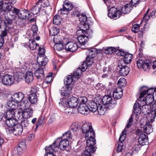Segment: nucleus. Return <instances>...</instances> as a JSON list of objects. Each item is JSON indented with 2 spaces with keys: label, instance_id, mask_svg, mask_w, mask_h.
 Returning a JSON list of instances; mask_svg holds the SVG:
<instances>
[{
  "label": "nucleus",
  "instance_id": "nucleus-12",
  "mask_svg": "<svg viewBox=\"0 0 156 156\" xmlns=\"http://www.w3.org/2000/svg\"><path fill=\"white\" fill-rule=\"evenodd\" d=\"M89 25L87 24H86L85 26L80 27V29L78 30L80 33H82L84 34L89 39L92 37L93 34V30L91 29H89Z\"/></svg>",
  "mask_w": 156,
  "mask_h": 156
},
{
  "label": "nucleus",
  "instance_id": "nucleus-13",
  "mask_svg": "<svg viewBox=\"0 0 156 156\" xmlns=\"http://www.w3.org/2000/svg\"><path fill=\"white\" fill-rule=\"evenodd\" d=\"M63 100L65 103L67 104L71 108H75L77 106L78 104V100L75 97H72L68 99L63 98L62 101Z\"/></svg>",
  "mask_w": 156,
  "mask_h": 156
},
{
  "label": "nucleus",
  "instance_id": "nucleus-22",
  "mask_svg": "<svg viewBox=\"0 0 156 156\" xmlns=\"http://www.w3.org/2000/svg\"><path fill=\"white\" fill-rule=\"evenodd\" d=\"M78 110L79 112L84 115H87L90 112L89 108L86 104L79 105Z\"/></svg>",
  "mask_w": 156,
  "mask_h": 156
},
{
  "label": "nucleus",
  "instance_id": "nucleus-49",
  "mask_svg": "<svg viewBox=\"0 0 156 156\" xmlns=\"http://www.w3.org/2000/svg\"><path fill=\"white\" fill-rule=\"evenodd\" d=\"M78 99L79 105H80L81 104H86V103L87 101V97L85 96H80Z\"/></svg>",
  "mask_w": 156,
  "mask_h": 156
},
{
  "label": "nucleus",
  "instance_id": "nucleus-35",
  "mask_svg": "<svg viewBox=\"0 0 156 156\" xmlns=\"http://www.w3.org/2000/svg\"><path fill=\"white\" fill-rule=\"evenodd\" d=\"M34 78L33 73L30 72H27L25 74V81L28 84L32 82Z\"/></svg>",
  "mask_w": 156,
  "mask_h": 156
},
{
  "label": "nucleus",
  "instance_id": "nucleus-39",
  "mask_svg": "<svg viewBox=\"0 0 156 156\" xmlns=\"http://www.w3.org/2000/svg\"><path fill=\"white\" fill-rule=\"evenodd\" d=\"M133 57V56L132 54L127 52L123 58L124 63L125 64H127L130 63L132 61Z\"/></svg>",
  "mask_w": 156,
  "mask_h": 156
},
{
  "label": "nucleus",
  "instance_id": "nucleus-31",
  "mask_svg": "<svg viewBox=\"0 0 156 156\" xmlns=\"http://www.w3.org/2000/svg\"><path fill=\"white\" fill-rule=\"evenodd\" d=\"M136 103L133 105V112L136 115H139L142 112V107L140 106V102Z\"/></svg>",
  "mask_w": 156,
  "mask_h": 156
},
{
  "label": "nucleus",
  "instance_id": "nucleus-21",
  "mask_svg": "<svg viewBox=\"0 0 156 156\" xmlns=\"http://www.w3.org/2000/svg\"><path fill=\"white\" fill-rule=\"evenodd\" d=\"M140 102V106L142 107V112L144 115H147L149 114L151 115V106L146 104H143V103Z\"/></svg>",
  "mask_w": 156,
  "mask_h": 156
},
{
  "label": "nucleus",
  "instance_id": "nucleus-6",
  "mask_svg": "<svg viewBox=\"0 0 156 156\" xmlns=\"http://www.w3.org/2000/svg\"><path fill=\"white\" fill-rule=\"evenodd\" d=\"M12 11L13 13L18 15L19 18L21 19H28L31 16L30 11L25 9L21 10L14 8Z\"/></svg>",
  "mask_w": 156,
  "mask_h": 156
},
{
  "label": "nucleus",
  "instance_id": "nucleus-9",
  "mask_svg": "<svg viewBox=\"0 0 156 156\" xmlns=\"http://www.w3.org/2000/svg\"><path fill=\"white\" fill-rule=\"evenodd\" d=\"M62 6V8L58 11V12L61 14H68V12L73 8L72 4L67 0L64 1Z\"/></svg>",
  "mask_w": 156,
  "mask_h": 156
},
{
  "label": "nucleus",
  "instance_id": "nucleus-52",
  "mask_svg": "<svg viewBox=\"0 0 156 156\" xmlns=\"http://www.w3.org/2000/svg\"><path fill=\"white\" fill-rule=\"evenodd\" d=\"M54 48L55 49H56L58 51L65 50V48H64L63 45L61 42L55 44Z\"/></svg>",
  "mask_w": 156,
  "mask_h": 156
},
{
  "label": "nucleus",
  "instance_id": "nucleus-20",
  "mask_svg": "<svg viewBox=\"0 0 156 156\" xmlns=\"http://www.w3.org/2000/svg\"><path fill=\"white\" fill-rule=\"evenodd\" d=\"M33 112L32 108H27L22 111V116L24 119H28L32 116Z\"/></svg>",
  "mask_w": 156,
  "mask_h": 156
},
{
  "label": "nucleus",
  "instance_id": "nucleus-61",
  "mask_svg": "<svg viewBox=\"0 0 156 156\" xmlns=\"http://www.w3.org/2000/svg\"><path fill=\"white\" fill-rule=\"evenodd\" d=\"M32 30L33 31L32 37L34 40L35 38L37 36V31L38 29L36 26H33L32 28Z\"/></svg>",
  "mask_w": 156,
  "mask_h": 156
},
{
  "label": "nucleus",
  "instance_id": "nucleus-7",
  "mask_svg": "<svg viewBox=\"0 0 156 156\" xmlns=\"http://www.w3.org/2000/svg\"><path fill=\"white\" fill-rule=\"evenodd\" d=\"M24 97V95L22 92H17L13 94L11 96V99L8 101H10L12 104L16 105L17 108L18 103L20 102Z\"/></svg>",
  "mask_w": 156,
  "mask_h": 156
},
{
  "label": "nucleus",
  "instance_id": "nucleus-5",
  "mask_svg": "<svg viewBox=\"0 0 156 156\" xmlns=\"http://www.w3.org/2000/svg\"><path fill=\"white\" fill-rule=\"evenodd\" d=\"M95 136H90L86 137L87 140L86 144L87 146L86 147L85 150L94 152L96 150V147L94 146L96 143V140L94 138Z\"/></svg>",
  "mask_w": 156,
  "mask_h": 156
},
{
  "label": "nucleus",
  "instance_id": "nucleus-57",
  "mask_svg": "<svg viewBox=\"0 0 156 156\" xmlns=\"http://www.w3.org/2000/svg\"><path fill=\"white\" fill-rule=\"evenodd\" d=\"M119 47H117V49L116 51L115 54L119 56H124L127 53V52L125 51L122 49H119L118 48Z\"/></svg>",
  "mask_w": 156,
  "mask_h": 156
},
{
  "label": "nucleus",
  "instance_id": "nucleus-4",
  "mask_svg": "<svg viewBox=\"0 0 156 156\" xmlns=\"http://www.w3.org/2000/svg\"><path fill=\"white\" fill-rule=\"evenodd\" d=\"M8 110L4 114V118L5 119L14 118L15 116V110L17 108L16 105L12 104L10 101L7 102Z\"/></svg>",
  "mask_w": 156,
  "mask_h": 156
},
{
  "label": "nucleus",
  "instance_id": "nucleus-30",
  "mask_svg": "<svg viewBox=\"0 0 156 156\" xmlns=\"http://www.w3.org/2000/svg\"><path fill=\"white\" fill-rule=\"evenodd\" d=\"M56 141H54L53 143L48 147H46L45 148L46 154L53 153L55 151V148L57 147L56 144Z\"/></svg>",
  "mask_w": 156,
  "mask_h": 156
},
{
  "label": "nucleus",
  "instance_id": "nucleus-3",
  "mask_svg": "<svg viewBox=\"0 0 156 156\" xmlns=\"http://www.w3.org/2000/svg\"><path fill=\"white\" fill-rule=\"evenodd\" d=\"M100 103L101 105H106L108 109H111L116 104L117 102L115 99H113L111 96L105 95L102 98L99 97Z\"/></svg>",
  "mask_w": 156,
  "mask_h": 156
},
{
  "label": "nucleus",
  "instance_id": "nucleus-51",
  "mask_svg": "<svg viewBox=\"0 0 156 156\" xmlns=\"http://www.w3.org/2000/svg\"><path fill=\"white\" fill-rule=\"evenodd\" d=\"M91 124L89 123H86L84 124L81 126V130L82 133H85L87 132V130L88 129H90L89 127L90 126H91Z\"/></svg>",
  "mask_w": 156,
  "mask_h": 156
},
{
  "label": "nucleus",
  "instance_id": "nucleus-26",
  "mask_svg": "<svg viewBox=\"0 0 156 156\" xmlns=\"http://www.w3.org/2000/svg\"><path fill=\"white\" fill-rule=\"evenodd\" d=\"M36 77L38 79L41 80L44 78V74L43 68H38L34 72Z\"/></svg>",
  "mask_w": 156,
  "mask_h": 156
},
{
  "label": "nucleus",
  "instance_id": "nucleus-19",
  "mask_svg": "<svg viewBox=\"0 0 156 156\" xmlns=\"http://www.w3.org/2000/svg\"><path fill=\"white\" fill-rule=\"evenodd\" d=\"M43 0H38L36 3V5L34 6L31 9V12L33 15H36L38 14L41 8L42 5L40 4L41 3Z\"/></svg>",
  "mask_w": 156,
  "mask_h": 156
},
{
  "label": "nucleus",
  "instance_id": "nucleus-63",
  "mask_svg": "<svg viewBox=\"0 0 156 156\" xmlns=\"http://www.w3.org/2000/svg\"><path fill=\"white\" fill-rule=\"evenodd\" d=\"M140 27V24H133V27L132 28V30L134 33H137L139 32Z\"/></svg>",
  "mask_w": 156,
  "mask_h": 156
},
{
  "label": "nucleus",
  "instance_id": "nucleus-40",
  "mask_svg": "<svg viewBox=\"0 0 156 156\" xmlns=\"http://www.w3.org/2000/svg\"><path fill=\"white\" fill-rule=\"evenodd\" d=\"M43 5L44 7H47L45 10V13L46 14H49L51 11L52 8L51 6H49V1L48 0H44Z\"/></svg>",
  "mask_w": 156,
  "mask_h": 156
},
{
  "label": "nucleus",
  "instance_id": "nucleus-42",
  "mask_svg": "<svg viewBox=\"0 0 156 156\" xmlns=\"http://www.w3.org/2000/svg\"><path fill=\"white\" fill-rule=\"evenodd\" d=\"M151 65V61L149 59H146L144 60L142 68L144 70H148L150 69Z\"/></svg>",
  "mask_w": 156,
  "mask_h": 156
},
{
  "label": "nucleus",
  "instance_id": "nucleus-55",
  "mask_svg": "<svg viewBox=\"0 0 156 156\" xmlns=\"http://www.w3.org/2000/svg\"><path fill=\"white\" fill-rule=\"evenodd\" d=\"M44 118L42 116H40L38 118V120L36 123V126L35 128V130L37 129L38 126H41L43 122Z\"/></svg>",
  "mask_w": 156,
  "mask_h": 156
},
{
  "label": "nucleus",
  "instance_id": "nucleus-53",
  "mask_svg": "<svg viewBox=\"0 0 156 156\" xmlns=\"http://www.w3.org/2000/svg\"><path fill=\"white\" fill-rule=\"evenodd\" d=\"M70 133V132L69 131L65 132V133L63 134L62 136L61 137V140H68L70 138L71 136Z\"/></svg>",
  "mask_w": 156,
  "mask_h": 156
},
{
  "label": "nucleus",
  "instance_id": "nucleus-34",
  "mask_svg": "<svg viewBox=\"0 0 156 156\" xmlns=\"http://www.w3.org/2000/svg\"><path fill=\"white\" fill-rule=\"evenodd\" d=\"M69 142L68 140H62L58 144L59 148L62 150H66L69 146Z\"/></svg>",
  "mask_w": 156,
  "mask_h": 156
},
{
  "label": "nucleus",
  "instance_id": "nucleus-2",
  "mask_svg": "<svg viewBox=\"0 0 156 156\" xmlns=\"http://www.w3.org/2000/svg\"><path fill=\"white\" fill-rule=\"evenodd\" d=\"M14 76H12L8 74L2 75L1 81L2 83L6 86H9L13 84L15 77L18 79L20 78L22 75L21 69L19 68L14 70L13 72Z\"/></svg>",
  "mask_w": 156,
  "mask_h": 156
},
{
  "label": "nucleus",
  "instance_id": "nucleus-56",
  "mask_svg": "<svg viewBox=\"0 0 156 156\" xmlns=\"http://www.w3.org/2000/svg\"><path fill=\"white\" fill-rule=\"evenodd\" d=\"M81 71L80 69H77L76 71L74 72L73 74H71L72 76L74 79V78L78 79L79 78L81 74Z\"/></svg>",
  "mask_w": 156,
  "mask_h": 156
},
{
  "label": "nucleus",
  "instance_id": "nucleus-11",
  "mask_svg": "<svg viewBox=\"0 0 156 156\" xmlns=\"http://www.w3.org/2000/svg\"><path fill=\"white\" fill-rule=\"evenodd\" d=\"M75 15V16L79 17V21L81 23L80 27L85 26L86 24H87L88 25H90L92 23L91 20H88L85 13H79L77 12V13H76Z\"/></svg>",
  "mask_w": 156,
  "mask_h": 156
},
{
  "label": "nucleus",
  "instance_id": "nucleus-33",
  "mask_svg": "<svg viewBox=\"0 0 156 156\" xmlns=\"http://www.w3.org/2000/svg\"><path fill=\"white\" fill-rule=\"evenodd\" d=\"M89 38L84 34H82L79 35L77 38V40L81 45H84L87 42Z\"/></svg>",
  "mask_w": 156,
  "mask_h": 156
},
{
  "label": "nucleus",
  "instance_id": "nucleus-45",
  "mask_svg": "<svg viewBox=\"0 0 156 156\" xmlns=\"http://www.w3.org/2000/svg\"><path fill=\"white\" fill-rule=\"evenodd\" d=\"M29 48L31 50H33L36 48L37 46H38L34 40H29Z\"/></svg>",
  "mask_w": 156,
  "mask_h": 156
},
{
  "label": "nucleus",
  "instance_id": "nucleus-64",
  "mask_svg": "<svg viewBox=\"0 0 156 156\" xmlns=\"http://www.w3.org/2000/svg\"><path fill=\"white\" fill-rule=\"evenodd\" d=\"M151 115H153V117H155L156 116V102L152 105V108L151 107Z\"/></svg>",
  "mask_w": 156,
  "mask_h": 156
},
{
  "label": "nucleus",
  "instance_id": "nucleus-17",
  "mask_svg": "<svg viewBox=\"0 0 156 156\" xmlns=\"http://www.w3.org/2000/svg\"><path fill=\"white\" fill-rule=\"evenodd\" d=\"M65 51L74 52L78 48V45L76 43L73 42H68L65 45Z\"/></svg>",
  "mask_w": 156,
  "mask_h": 156
},
{
  "label": "nucleus",
  "instance_id": "nucleus-44",
  "mask_svg": "<svg viewBox=\"0 0 156 156\" xmlns=\"http://www.w3.org/2000/svg\"><path fill=\"white\" fill-rule=\"evenodd\" d=\"M49 34L52 36H56L59 32V29L56 27H52L49 29Z\"/></svg>",
  "mask_w": 156,
  "mask_h": 156
},
{
  "label": "nucleus",
  "instance_id": "nucleus-16",
  "mask_svg": "<svg viewBox=\"0 0 156 156\" xmlns=\"http://www.w3.org/2000/svg\"><path fill=\"white\" fill-rule=\"evenodd\" d=\"M154 97V95H147L146 97L144 98V97H140V94L139 96V99L140 100L139 101L140 102L143 103V104H146L147 105H150L152 104L154 100H155Z\"/></svg>",
  "mask_w": 156,
  "mask_h": 156
},
{
  "label": "nucleus",
  "instance_id": "nucleus-54",
  "mask_svg": "<svg viewBox=\"0 0 156 156\" xmlns=\"http://www.w3.org/2000/svg\"><path fill=\"white\" fill-rule=\"evenodd\" d=\"M53 23L56 25L60 24L61 23V19L58 15H55L53 18Z\"/></svg>",
  "mask_w": 156,
  "mask_h": 156
},
{
  "label": "nucleus",
  "instance_id": "nucleus-59",
  "mask_svg": "<svg viewBox=\"0 0 156 156\" xmlns=\"http://www.w3.org/2000/svg\"><path fill=\"white\" fill-rule=\"evenodd\" d=\"M118 83L121 87L125 86L126 84V80L124 78H121L119 79L118 81Z\"/></svg>",
  "mask_w": 156,
  "mask_h": 156
},
{
  "label": "nucleus",
  "instance_id": "nucleus-48",
  "mask_svg": "<svg viewBox=\"0 0 156 156\" xmlns=\"http://www.w3.org/2000/svg\"><path fill=\"white\" fill-rule=\"evenodd\" d=\"M52 80V73H49L46 76L45 80L43 82V84L49 83Z\"/></svg>",
  "mask_w": 156,
  "mask_h": 156
},
{
  "label": "nucleus",
  "instance_id": "nucleus-47",
  "mask_svg": "<svg viewBox=\"0 0 156 156\" xmlns=\"http://www.w3.org/2000/svg\"><path fill=\"white\" fill-rule=\"evenodd\" d=\"M80 128V124L77 123H73L70 126V129L73 132L77 131Z\"/></svg>",
  "mask_w": 156,
  "mask_h": 156
},
{
  "label": "nucleus",
  "instance_id": "nucleus-15",
  "mask_svg": "<svg viewBox=\"0 0 156 156\" xmlns=\"http://www.w3.org/2000/svg\"><path fill=\"white\" fill-rule=\"evenodd\" d=\"M118 67L120 69L119 74L121 76H125L129 74L130 71V68L129 67L123 65V64L121 62L118 63Z\"/></svg>",
  "mask_w": 156,
  "mask_h": 156
},
{
  "label": "nucleus",
  "instance_id": "nucleus-36",
  "mask_svg": "<svg viewBox=\"0 0 156 156\" xmlns=\"http://www.w3.org/2000/svg\"><path fill=\"white\" fill-rule=\"evenodd\" d=\"M5 122L6 125L9 127H13L16 125L17 122L14 118H12L5 120Z\"/></svg>",
  "mask_w": 156,
  "mask_h": 156
},
{
  "label": "nucleus",
  "instance_id": "nucleus-18",
  "mask_svg": "<svg viewBox=\"0 0 156 156\" xmlns=\"http://www.w3.org/2000/svg\"><path fill=\"white\" fill-rule=\"evenodd\" d=\"M10 13H5L3 16L5 18L4 20V23L5 29L7 27L9 28L11 27V26L12 25L13 21L10 17Z\"/></svg>",
  "mask_w": 156,
  "mask_h": 156
},
{
  "label": "nucleus",
  "instance_id": "nucleus-32",
  "mask_svg": "<svg viewBox=\"0 0 156 156\" xmlns=\"http://www.w3.org/2000/svg\"><path fill=\"white\" fill-rule=\"evenodd\" d=\"M28 99L30 104L33 105L37 104L38 98L36 94H30L29 95Z\"/></svg>",
  "mask_w": 156,
  "mask_h": 156
},
{
  "label": "nucleus",
  "instance_id": "nucleus-25",
  "mask_svg": "<svg viewBox=\"0 0 156 156\" xmlns=\"http://www.w3.org/2000/svg\"><path fill=\"white\" fill-rule=\"evenodd\" d=\"M72 89L71 85H65L62 88L61 94L65 96H68L70 94Z\"/></svg>",
  "mask_w": 156,
  "mask_h": 156
},
{
  "label": "nucleus",
  "instance_id": "nucleus-60",
  "mask_svg": "<svg viewBox=\"0 0 156 156\" xmlns=\"http://www.w3.org/2000/svg\"><path fill=\"white\" fill-rule=\"evenodd\" d=\"M126 131L123 130L122 133L121 135L120 136L119 141L121 143H122L126 139Z\"/></svg>",
  "mask_w": 156,
  "mask_h": 156
},
{
  "label": "nucleus",
  "instance_id": "nucleus-28",
  "mask_svg": "<svg viewBox=\"0 0 156 156\" xmlns=\"http://www.w3.org/2000/svg\"><path fill=\"white\" fill-rule=\"evenodd\" d=\"M48 61V58L46 57H43L39 55L37 57V62L40 66H44L46 65Z\"/></svg>",
  "mask_w": 156,
  "mask_h": 156
},
{
  "label": "nucleus",
  "instance_id": "nucleus-50",
  "mask_svg": "<svg viewBox=\"0 0 156 156\" xmlns=\"http://www.w3.org/2000/svg\"><path fill=\"white\" fill-rule=\"evenodd\" d=\"M90 129H88L87 130L86 133H85V137L89 136H95V133L94 131V129L92 128V126H90L89 127Z\"/></svg>",
  "mask_w": 156,
  "mask_h": 156
},
{
  "label": "nucleus",
  "instance_id": "nucleus-23",
  "mask_svg": "<svg viewBox=\"0 0 156 156\" xmlns=\"http://www.w3.org/2000/svg\"><path fill=\"white\" fill-rule=\"evenodd\" d=\"M123 94V89L118 87L115 89L112 93V95L114 99L118 100L122 98Z\"/></svg>",
  "mask_w": 156,
  "mask_h": 156
},
{
  "label": "nucleus",
  "instance_id": "nucleus-29",
  "mask_svg": "<svg viewBox=\"0 0 156 156\" xmlns=\"http://www.w3.org/2000/svg\"><path fill=\"white\" fill-rule=\"evenodd\" d=\"M23 128L19 124H17L14 127L13 132L16 136L20 135L23 131Z\"/></svg>",
  "mask_w": 156,
  "mask_h": 156
},
{
  "label": "nucleus",
  "instance_id": "nucleus-14",
  "mask_svg": "<svg viewBox=\"0 0 156 156\" xmlns=\"http://www.w3.org/2000/svg\"><path fill=\"white\" fill-rule=\"evenodd\" d=\"M141 91L140 97H144L145 95H153V94L156 93V88H148L146 86L142 87L140 89Z\"/></svg>",
  "mask_w": 156,
  "mask_h": 156
},
{
  "label": "nucleus",
  "instance_id": "nucleus-46",
  "mask_svg": "<svg viewBox=\"0 0 156 156\" xmlns=\"http://www.w3.org/2000/svg\"><path fill=\"white\" fill-rule=\"evenodd\" d=\"M107 109H108L107 106L103 107L102 105L99 106L97 110L99 114L100 115H104L107 112Z\"/></svg>",
  "mask_w": 156,
  "mask_h": 156
},
{
  "label": "nucleus",
  "instance_id": "nucleus-37",
  "mask_svg": "<svg viewBox=\"0 0 156 156\" xmlns=\"http://www.w3.org/2000/svg\"><path fill=\"white\" fill-rule=\"evenodd\" d=\"M97 54V51L96 48H91L90 49H88L86 53L87 56L92 58L95 57Z\"/></svg>",
  "mask_w": 156,
  "mask_h": 156
},
{
  "label": "nucleus",
  "instance_id": "nucleus-62",
  "mask_svg": "<svg viewBox=\"0 0 156 156\" xmlns=\"http://www.w3.org/2000/svg\"><path fill=\"white\" fill-rule=\"evenodd\" d=\"M94 58L87 56L86 59L85 61L88 65V66H90L93 63Z\"/></svg>",
  "mask_w": 156,
  "mask_h": 156
},
{
  "label": "nucleus",
  "instance_id": "nucleus-43",
  "mask_svg": "<svg viewBox=\"0 0 156 156\" xmlns=\"http://www.w3.org/2000/svg\"><path fill=\"white\" fill-rule=\"evenodd\" d=\"M74 79L71 75H67L66 77L65 78L64 82L66 85H71L72 82Z\"/></svg>",
  "mask_w": 156,
  "mask_h": 156
},
{
  "label": "nucleus",
  "instance_id": "nucleus-24",
  "mask_svg": "<svg viewBox=\"0 0 156 156\" xmlns=\"http://www.w3.org/2000/svg\"><path fill=\"white\" fill-rule=\"evenodd\" d=\"M138 141L140 144L142 145L147 144H148L147 136L144 133L140 134L138 139Z\"/></svg>",
  "mask_w": 156,
  "mask_h": 156
},
{
  "label": "nucleus",
  "instance_id": "nucleus-41",
  "mask_svg": "<svg viewBox=\"0 0 156 156\" xmlns=\"http://www.w3.org/2000/svg\"><path fill=\"white\" fill-rule=\"evenodd\" d=\"M117 48H116L113 47H106L105 49V52L106 54L109 55L114 52L116 53Z\"/></svg>",
  "mask_w": 156,
  "mask_h": 156
},
{
  "label": "nucleus",
  "instance_id": "nucleus-27",
  "mask_svg": "<svg viewBox=\"0 0 156 156\" xmlns=\"http://www.w3.org/2000/svg\"><path fill=\"white\" fill-rule=\"evenodd\" d=\"M3 3V1H1L0 2V15L2 17H3V16L5 15V13H10L9 12H6L7 10L10 11L11 10L12 8V6L11 5L12 4H9L7 9H3V6H2Z\"/></svg>",
  "mask_w": 156,
  "mask_h": 156
},
{
  "label": "nucleus",
  "instance_id": "nucleus-10",
  "mask_svg": "<svg viewBox=\"0 0 156 156\" xmlns=\"http://www.w3.org/2000/svg\"><path fill=\"white\" fill-rule=\"evenodd\" d=\"M99 97L98 96L94 98L93 101H91L88 104V107L90 111L94 112H96L98 109L99 106L101 105L100 103Z\"/></svg>",
  "mask_w": 156,
  "mask_h": 156
},
{
  "label": "nucleus",
  "instance_id": "nucleus-38",
  "mask_svg": "<svg viewBox=\"0 0 156 156\" xmlns=\"http://www.w3.org/2000/svg\"><path fill=\"white\" fill-rule=\"evenodd\" d=\"M144 132L149 134L153 131V128L152 126L150 123H148L146 125H144L143 127Z\"/></svg>",
  "mask_w": 156,
  "mask_h": 156
},
{
  "label": "nucleus",
  "instance_id": "nucleus-1",
  "mask_svg": "<svg viewBox=\"0 0 156 156\" xmlns=\"http://www.w3.org/2000/svg\"><path fill=\"white\" fill-rule=\"evenodd\" d=\"M133 8L129 3L127 4L120 8L113 7L108 10V16L111 19H116L120 17L122 14L128 13Z\"/></svg>",
  "mask_w": 156,
  "mask_h": 156
},
{
  "label": "nucleus",
  "instance_id": "nucleus-8",
  "mask_svg": "<svg viewBox=\"0 0 156 156\" xmlns=\"http://www.w3.org/2000/svg\"><path fill=\"white\" fill-rule=\"evenodd\" d=\"M64 100L59 103V108L61 111L67 115H70L75 112L72 108L68 107V105L64 102Z\"/></svg>",
  "mask_w": 156,
  "mask_h": 156
},
{
  "label": "nucleus",
  "instance_id": "nucleus-58",
  "mask_svg": "<svg viewBox=\"0 0 156 156\" xmlns=\"http://www.w3.org/2000/svg\"><path fill=\"white\" fill-rule=\"evenodd\" d=\"M140 122V125L141 127H142L143 126L146 125V124H147L148 123H149L147 122V117L145 116H143L141 118Z\"/></svg>",
  "mask_w": 156,
  "mask_h": 156
}]
</instances>
